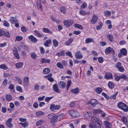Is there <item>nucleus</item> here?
<instances>
[{"instance_id":"nucleus-1","label":"nucleus","mask_w":128,"mask_h":128,"mask_svg":"<svg viewBox=\"0 0 128 128\" xmlns=\"http://www.w3.org/2000/svg\"><path fill=\"white\" fill-rule=\"evenodd\" d=\"M118 107L125 112H126L128 110V106L124 103L122 102H118L117 104Z\"/></svg>"},{"instance_id":"nucleus-2","label":"nucleus","mask_w":128,"mask_h":128,"mask_svg":"<svg viewBox=\"0 0 128 128\" xmlns=\"http://www.w3.org/2000/svg\"><path fill=\"white\" fill-rule=\"evenodd\" d=\"M68 113L73 118H77L80 116L79 113L76 111L71 110L69 111Z\"/></svg>"},{"instance_id":"nucleus-3","label":"nucleus","mask_w":128,"mask_h":128,"mask_svg":"<svg viewBox=\"0 0 128 128\" xmlns=\"http://www.w3.org/2000/svg\"><path fill=\"white\" fill-rule=\"evenodd\" d=\"M63 23L65 26L68 27L73 24L74 23V21L72 20H64Z\"/></svg>"},{"instance_id":"nucleus-4","label":"nucleus","mask_w":128,"mask_h":128,"mask_svg":"<svg viewBox=\"0 0 128 128\" xmlns=\"http://www.w3.org/2000/svg\"><path fill=\"white\" fill-rule=\"evenodd\" d=\"M60 106L59 105H55L54 104H52L50 105V109L52 111H54L55 110L59 109Z\"/></svg>"},{"instance_id":"nucleus-5","label":"nucleus","mask_w":128,"mask_h":128,"mask_svg":"<svg viewBox=\"0 0 128 128\" xmlns=\"http://www.w3.org/2000/svg\"><path fill=\"white\" fill-rule=\"evenodd\" d=\"M98 19V17L96 15H94L93 16L92 19L90 20V22L92 24H95L97 22Z\"/></svg>"},{"instance_id":"nucleus-6","label":"nucleus","mask_w":128,"mask_h":128,"mask_svg":"<svg viewBox=\"0 0 128 128\" xmlns=\"http://www.w3.org/2000/svg\"><path fill=\"white\" fill-rule=\"evenodd\" d=\"M12 120V118H10L6 121L5 124L7 126L10 128H11L12 126V124L11 123Z\"/></svg>"},{"instance_id":"nucleus-7","label":"nucleus","mask_w":128,"mask_h":128,"mask_svg":"<svg viewBox=\"0 0 128 128\" xmlns=\"http://www.w3.org/2000/svg\"><path fill=\"white\" fill-rule=\"evenodd\" d=\"M105 51L106 54H108L111 52L113 53L114 52V50L110 47H108L106 49Z\"/></svg>"},{"instance_id":"nucleus-8","label":"nucleus","mask_w":128,"mask_h":128,"mask_svg":"<svg viewBox=\"0 0 128 128\" xmlns=\"http://www.w3.org/2000/svg\"><path fill=\"white\" fill-rule=\"evenodd\" d=\"M90 104L91 105L92 107H94L96 106V105L98 104V102L96 100L92 99L90 100Z\"/></svg>"},{"instance_id":"nucleus-9","label":"nucleus","mask_w":128,"mask_h":128,"mask_svg":"<svg viewBox=\"0 0 128 128\" xmlns=\"http://www.w3.org/2000/svg\"><path fill=\"white\" fill-rule=\"evenodd\" d=\"M91 120L92 122H96L97 123L100 122L99 118L93 116L91 117Z\"/></svg>"},{"instance_id":"nucleus-10","label":"nucleus","mask_w":128,"mask_h":128,"mask_svg":"<svg viewBox=\"0 0 128 128\" xmlns=\"http://www.w3.org/2000/svg\"><path fill=\"white\" fill-rule=\"evenodd\" d=\"M28 39L30 40L31 42L34 43L36 42L37 41V39L32 35L30 36Z\"/></svg>"},{"instance_id":"nucleus-11","label":"nucleus","mask_w":128,"mask_h":128,"mask_svg":"<svg viewBox=\"0 0 128 128\" xmlns=\"http://www.w3.org/2000/svg\"><path fill=\"white\" fill-rule=\"evenodd\" d=\"M104 77L105 78L107 79H112L113 78L112 74L110 73H106Z\"/></svg>"},{"instance_id":"nucleus-12","label":"nucleus","mask_w":128,"mask_h":128,"mask_svg":"<svg viewBox=\"0 0 128 128\" xmlns=\"http://www.w3.org/2000/svg\"><path fill=\"white\" fill-rule=\"evenodd\" d=\"M53 88L54 91L58 93L60 92V91L56 84H55L53 85Z\"/></svg>"},{"instance_id":"nucleus-13","label":"nucleus","mask_w":128,"mask_h":128,"mask_svg":"<svg viewBox=\"0 0 128 128\" xmlns=\"http://www.w3.org/2000/svg\"><path fill=\"white\" fill-rule=\"evenodd\" d=\"M79 89L78 88H76L74 89H72L71 90V92L74 94H77L79 92Z\"/></svg>"},{"instance_id":"nucleus-14","label":"nucleus","mask_w":128,"mask_h":128,"mask_svg":"<svg viewBox=\"0 0 128 128\" xmlns=\"http://www.w3.org/2000/svg\"><path fill=\"white\" fill-rule=\"evenodd\" d=\"M75 56L76 58L77 59H80L82 57V56L80 53V52H76Z\"/></svg>"},{"instance_id":"nucleus-15","label":"nucleus","mask_w":128,"mask_h":128,"mask_svg":"<svg viewBox=\"0 0 128 128\" xmlns=\"http://www.w3.org/2000/svg\"><path fill=\"white\" fill-rule=\"evenodd\" d=\"M102 112V110L99 109H96L92 112V113L94 114H96L97 113H100Z\"/></svg>"},{"instance_id":"nucleus-16","label":"nucleus","mask_w":128,"mask_h":128,"mask_svg":"<svg viewBox=\"0 0 128 128\" xmlns=\"http://www.w3.org/2000/svg\"><path fill=\"white\" fill-rule=\"evenodd\" d=\"M59 85L60 88H64L66 86V84L64 82L60 81L59 84Z\"/></svg>"},{"instance_id":"nucleus-17","label":"nucleus","mask_w":128,"mask_h":128,"mask_svg":"<svg viewBox=\"0 0 128 128\" xmlns=\"http://www.w3.org/2000/svg\"><path fill=\"white\" fill-rule=\"evenodd\" d=\"M23 65V63L19 62L16 63L15 64L16 67L17 68H22Z\"/></svg>"},{"instance_id":"nucleus-18","label":"nucleus","mask_w":128,"mask_h":128,"mask_svg":"<svg viewBox=\"0 0 128 128\" xmlns=\"http://www.w3.org/2000/svg\"><path fill=\"white\" fill-rule=\"evenodd\" d=\"M115 85L114 83L112 82H109L108 84V87L111 89H112L114 88Z\"/></svg>"},{"instance_id":"nucleus-19","label":"nucleus","mask_w":128,"mask_h":128,"mask_svg":"<svg viewBox=\"0 0 128 128\" xmlns=\"http://www.w3.org/2000/svg\"><path fill=\"white\" fill-rule=\"evenodd\" d=\"M10 21L12 24H14L15 22L18 21L17 19L13 17H12L10 18Z\"/></svg>"},{"instance_id":"nucleus-20","label":"nucleus","mask_w":128,"mask_h":128,"mask_svg":"<svg viewBox=\"0 0 128 128\" xmlns=\"http://www.w3.org/2000/svg\"><path fill=\"white\" fill-rule=\"evenodd\" d=\"M51 19L53 21L56 22L57 24L60 23V20L58 19H56L55 18L53 17L52 16H51Z\"/></svg>"},{"instance_id":"nucleus-21","label":"nucleus","mask_w":128,"mask_h":128,"mask_svg":"<svg viewBox=\"0 0 128 128\" xmlns=\"http://www.w3.org/2000/svg\"><path fill=\"white\" fill-rule=\"evenodd\" d=\"M53 119L51 120V122L53 123L54 122H56L58 121H59L58 118L57 116L54 115Z\"/></svg>"},{"instance_id":"nucleus-22","label":"nucleus","mask_w":128,"mask_h":128,"mask_svg":"<svg viewBox=\"0 0 128 128\" xmlns=\"http://www.w3.org/2000/svg\"><path fill=\"white\" fill-rule=\"evenodd\" d=\"M93 42V39L91 38H87L86 39L85 41V43L88 44L90 42Z\"/></svg>"},{"instance_id":"nucleus-23","label":"nucleus","mask_w":128,"mask_h":128,"mask_svg":"<svg viewBox=\"0 0 128 128\" xmlns=\"http://www.w3.org/2000/svg\"><path fill=\"white\" fill-rule=\"evenodd\" d=\"M120 52L124 55L126 56L127 54L126 50L125 48H122L120 50Z\"/></svg>"},{"instance_id":"nucleus-24","label":"nucleus","mask_w":128,"mask_h":128,"mask_svg":"<svg viewBox=\"0 0 128 128\" xmlns=\"http://www.w3.org/2000/svg\"><path fill=\"white\" fill-rule=\"evenodd\" d=\"M73 39L72 38H69L66 42V44L67 46L70 45L73 42Z\"/></svg>"},{"instance_id":"nucleus-25","label":"nucleus","mask_w":128,"mask_h":128,"mask_svg":"<svg viewBox=\"0 0 128 128\" xmlns=\"http://www.w3.org/2000/svg\"><path fill=\"white\" fill-rule=\"evenodd\" d=\"M43 31L45 33H52V31L50 30L48 28H42Z\"/></svg>"},{"instance_id":"nucleus-26","label":"nucleus","mask_w":128,"mask_h":128,"mask_svg":"<svg viewBox=\"0 0 128 128\" xmlns=\"http://www.w3.org/2000/svg\"><path fill=\"white\" fill-rule=\"evenodd\" d=\"M88 127L89 128H96L95 124L93 122H90L88 125Z\"/></svg>"},{"instance_id":"nucleus-27","label":"nucleus","mask_w":128,"mask_h":128,"mask_svg":"<svg viewBox=\"0 0 128 128\" xmlns=\"http://www.w3.org/2000/svg\"><path fill=\"white\" fill-rule=\"evenodd\" d=\"M53 44L54 46L55 47L57 46L58 44V41L55 39L53 40Z\"/></svg>"},{"instance_id":"nucleus-28","label":"nucleus","mask_w":128,"mask_h":128,"mask_svg":"<svg viewBox=\"0 0 128 128\" xmlns=\"http://www.w3.org/2000/svg\"><path fill=\"white\" fill-rule=\"evenodd\" d=\"M91 115V113L90 112L87 111L86 112V114L84 115V117L86 118H89Z\"/></svg>"},{"instance_id":"nucleus-29","label":"nucleus","mask_w":128,"mask_h":128,"mask_svg":"<svg viewBox=\"0 0 128 128\" xmlns=\"http://www.w3.org/2000/svg\"><path fill=\"white\" fill-rule=\"evenodd\" d=\"M51 42V40L50 39H48L46 40V42L44 44V45L46 47L48 46V44L50 43Z\"/></svg>"},{"instance_id":"nucleus-30","label":"nucleus","mask_w":128,"mask_h":128,"mask_svg":"<svg viewBox=\"0 0 128 128\" xmlns=\"http://www.w3.org/2000/svg\"><path fill=\"white\" fill-rule=\"evenodd\" d=\"M6 99L8 101H10L12 99V97L10 95L8 94L6 96Z\"/></svg>"},{"instance_id":"nucleus-31","label":"nucleus","mask_w":128,"mask_h":128,"mask_svg":"<svg viewBox=\"0 0 128 128\" xmlns=\"http://www.w3.org/2000/svg\"><path fill=\"white\" fill-rule=\"evenodd\" d=\"M107 37L109 40L111 42H112L113 41V38L111 34H108L107 36Z\"/></svg>"},{"instance_id":"nucleus-32","label":"nucleus","mask_w":128,"mask_h":128,"mask_svg":"<svg viewBox=\"0 0 128 128\" xmlns=\"http://www.w3.org/2000/svg\"><path fill=\"white\" fill-rule=\"evenodd\" d=\"M50 71V70L48 68H46L43 70V72L45 74H47L49 73Z\"/></svg>"},{"instance_id":"nucleus-33","label":"nucleus","mask_w":128,"mask_h":128,"mask_svg":"<svg viewBox=\"0 0 128 128\" xmlns=\"http://www.w3.org/2000/svg\"><path fill=\"white\" fill-rule=\"evenodd\" d=\"M102 90V88L100 87H98L96 88V91L98 94L100 93Z\"/></svg>"},{"instance_id":"nucleus-34","label":"nucleus","mask_w":128,"mask_h":128,"mask_svg":"<svg viewBox=\"0 0 128 128\" xmlns=\"http://www.w3.org/2000/svg\"><path fill=\"white\" fill-rule=\"evenodd\" d=\"M104 15L106 16H109L110 15L111 12L110 11L106 10L104 12Z\"/></svg>"},{"instance_id":"nucleus-35","label":"nucleus","mask_w":128,"mask_h":128,"mask_svg":"<svg viewBox=\"0 0 128 128\" xmlns=\"http://www.w3.org/2000/svg\"><path fill=\"white\" fill-rule=\"evenodd\" d=\"M0 68L6 70L8 68L5 64H2L0 65Z\"/></svg>"},{"instance_id":"nucleus-36","label":"nucleus","mask_w":128,"mask_h":128,"mask_svg":"<svg viewBox=\"0 0 128 128\" xmlns=\"http://www.w3.org/2000/svg\"><path fill=\"white\" fill-rule=\"evenodd\" d=\"M71 81L70 80H68L67 84V86L66 87V90H68L69 88L71 85Z\"/></svg>"},{"instance_id":"nucleus-37","label":"nucleus","mask_w":128,"mask_h":128,"mask_svg":"<svg viewBox=\"0 0 128 128\" xmlns=\"http://www.w3.org/2000/svg\"><path fill=\"white\" fill-rule=\"evenodd\" d=\"M56 66L58 68H60L63 69L64 68L63 65L60 62H58L56 64Z\"/></svg>"},{"instance_id":"nucleus-38","label":"nucleus","mask_w":128,"mask_h":128,"mask_svg":"<svg viewBox=\"0 0 128 128\" xmlns=\"http://www.w3.org/2000/svg\"><path fill=\"white\" fill-rule=\"evenodd\" d=\"M74 26L75 28H78L81 30H82L83 29V27L81 25L78 24H74Z\"/></svg>"},{"instance_id":"nucleus-39","label":"nucleus","mask_w":128,"mask_h":128,"mask_svg":"<svg viewBox=\"0 0 128 128\" xmlns=\"http://www.w3.org/2000/svg\"><path fill=\"white\" fill-rule=\"evenodd\" d=\"M106 128H111V125L110 123L108 122H106L105 124Z\"/></svg>"},{"instance_id":"nucleus-40","label":"nucleus","mask_w":128,"mask_h":128,"mask_svg":"<svg viewBox=\"0 0 128 128\" xmlns=\"http://www.w3.org/2000/svg\"><path fill=\"white\" fill-rule=\"evenodd\" d=\"M56 55L58 56L61 55L64 56V51H62L60 52H58L56 54Z\"/></svg>"},{"instance_id":"nucleus-41","label":"nucleus","mask_w":128,"mask_h":128,"mask_svg":"<svg viewBox=\"0 0 128 128\" xmlns=\"http://www.w3.org/2000/svg\"><path fill=\"white\" fill-rule=\"evenodd\" d=\"M43 122L44 121L43 120H40L36 122V126L41 125L43 123Z\"/></svg>"},{"instance_id":"nucleus-42","label":"nucleus","mask_w":128,"mask_h":128,"mask_svg":"<svg viewBox=\"0 0 128 128\" xmlns=\"http://www.w3.org/2000/svg\"><path fill=\"white\" fill-rule=\"evenodd\" d=\"M44 112L41 111L38 112L36 113V115L39 116H41L42 115H44Z\"/></svg>"},{"instance_id":"nucleus-43","label":"nucleus","mask_w":128,"mask_h":128,"mask_svg":"<svg viewBox=\"0 0 128 128\" xmlns=\"http://www.w3.org/2000/svg\"><path fill=\"white\" fill-rule=\"evenodd\" d=\"M60 10L62 13H65L66 11V8L63 6H61L60 7Z\"/></svg>"},{"instance_id":"nucleus-44","label":"nucleus","mask_w":128,"mask_h":128,"mask_svg":"<svg viewBox=\"0 0 128 128\" xmlns=\"http://www.w3.org/2000/svg\"><path fill=\"white\" fill-rule=\"evenodd\" d=\"M23 39V38L22 36H16V37L15 41H21Z\"/></svg>"},{"instance_id":"nucleus-45","label":"nucleus","mask_w":128,"mask_h":128,"mask_svg":"<svg viewBox=\"0 0 128 128\" xmlns=\"http://www.w3.org/2000/svg\"><path fill=\"white\" fill-rule=\"evenodd\" d=\"M118 93V92H116L113 95L110 96V98L114 100H115L116 98V96Z\"/></svg>"},{"instance_id":"nucleus-46","label":"nucleus","mask_w":128,"mask_h":128,"mask_svg":"<svg viewBox=\"0 0 128 128\" xmlns=\"http://www.w3.org/2000/svg\"><path fill=\"white\" fill-rule=\"evenodd\" d=\"M28 123L26 122H25L24 123L20 122L19 123L20 124L22 125V126L24 128H25L28 125Z\"/></svg>"},{"instance_id":"nucleus-47","label":"nucleus","mask_w":128,"mask_h":128,"mask_svg":"<svg viewBox=\"0 0 128 128\" xmlns=\"http://www.w3.org/2000/svg\"><path fill=\"white\" fill-rule=\"evenodd\" d=\"M30 55L32 58L33 59H36L37 57V56L36 54L34 52L31 53Z\"/></svg>"},{"instance_id":"nucleus-48","label":"nucleus","mask_w":128,"mask_h":128,"mask_svg":"<svg viewBox=\"0 0 128 128\" xmlns=\"http://www.w3.org/2000/svg\"><path fill=\"white\" fill-rule=\"evenodd\" d=\"M79 13L80 15L85 16L86 14V12L84 10H81L80 11Z\"/></svg>"},{"instance_id":"nucleus-49","label":"nucleus","mask_w":128,"mask_h":128,"mask_svg":"<svg viewBox=\"0 0 128 128\" xmlns=\"http://www.w3.org/2000/svg\"><path fill=\"white\" fill-rule=\"evenodd\" d=\"M87 4L85 2H84L82 4L81 6L80 7V9H83L86 8L87 6Z\"/></svg>"},{"instance_id":"nucleus-50","label":"nucleus","mask_w":128,"mask_h":128,"mask_svg":"<svg viewBox=\"0 0 128 128\" xmlns=\"http://www.w3.org/2000/svg\"><path fill=\"white\" fill-rule=\"evenodd\" d=\"M120 77L121 78H123L125 80H128V77H127L124 74H122L120 76Z\"/></svg>"},{"instance_id":"nucleus-51","label":"nucleus","mask_w":128,"mask_h":128,"mask_svg":"<svg viewBox=\"0 0 128 128\" xmlns=\"http://www.w3.org/2000/svg\"><path fill=\"white\" fill-rule=\"evenodd\" d=\"M99 26H97L96 27V29L98 30H99L102 28V22H100L99 23Z\"/></svg>"},{"instance_id":"nucleus-52","label":"nucleus","mask_w":128,"mask_h":128,"mask_svg":"<svg viewBox=\"0 0 128 128\" xmlns=\"http://www.w3.org/2000/svg\"><path fill=\"white\" fill-rule=\"evenodd\" d=\"M3 24L4 26L6 27H8L10 26L9 23L5 20L4 21Z\"/></svg>"},{"instance_id":"nucleus-53","label":"nucleus","mask_w":128,"mask_h":128,"mask_svg":"<svg viewBox=\"0 0 128 128\" xmlns=\"http://www.w3.org/2000/svg\"><path fill=\"white\" fill-rule=\"evenodd\" d=\"M54 114L52 113H51L48 115V118L49 119H52L54 116Z\"/></svg>"},{"instance_id":"nucleus-54","label":"nucleus","mask_w":128,"mask_h":128,"mask_svg":"<svg viewBox=\"0 0 128 128\" xmlns=\"http://www.w3.org/2000/svg\"><path fill=\"white\" fill-rule=\"evenodd\" d=\"M3 35L8 38H9L10 36V33L8 32L4 31V33Z\"/></svg>"},{"instance_id":"nucleus-55","label":"nucleus","mask_w":128,"mask_h":128,"mask_svg":"<svg viewBox=\"0 0 128 128\" xmlns=\"http://www.w3.org/2000/svg\"><path fill=\"white\" fill-rule=\"evenodd\" d=\"M34 32L35 34L38 37H40L42 36L41 34H40L38 31L35 30L34 31Z\"/></svg>"},{"instance_id":"nucleus-56","label":"nucleus","mask_w":128,"mask_h":128,"mask_svg":"<svg viewBox=\"0 0 128 128\" xmlns=\"http://www.w3.org/2000/svg\"><path fill=\"white\" fill-rule=\"evenodd\" d=\"M29 81L28 78V77H25L24 79V82L26 83H27Z\"/></svg>"},{"instance_id":"nucleus-57","label":"nucleus","mask_w":128,"mask_h":128,"mask_svg":"<svg viewBox=\"0 0 128 128\" xmlns=\"http://www.w3.org/2000/svg\"><path fill=\"white\" fill-rule=\"evenodd\" d=\"M66 55L68 56L71 58H72L73 57V56L72 55V53L70 51H68L66 52Z\"/></svg>"},{"instance_id":"nucleus-58","label":"nucleus","mask_w":128,"mask_h":128,"mask_svg":"<svg viewBox=\"0 0 128 128\" xmlns=\"http://www.w3.org/2000/svg\"><path fill=\"white\" fill-rule=\"evenodd\" d=\"M22 46L24 49L26 50L27 51H29L28 48L27 46L23 45Z\"/></svg>"},{"instance_id":"nucleus-59","label":"nucleus","mask_w":128,"mask_h":128,"mask_svg":"<svg viewBox=\"0 0 128 128\" xmlns=\"http://www.w3.org/2000/svg\"><path fill=\"white\" fill-rule=\"evenodd\" d=\"M8 82V80L6 79H4L2 83V85L4 86H6Z\"/></svg>"},{"instance_id":"nucleus-60","label":"nucleus","mask_w":128,"mask_h":128,"mask_svg":"<svg viewBox=\"0 0 128 128\" xmlns=\"http://www.w3.org/2000/svg\"><path fill=\"white\" fill-rule=\"evenodd\" d=\"M21 30L22 32H26L27 31V29L24 26L22 27L21 28Z\"/></svg>"},{"instance_id":"nucleus-61","label":"nucleus","mask_w":128,"mask_h":128,"mask_svg":"<svg viewBox=\"0 0 128 128\" xmlns=\"http://www.w3.org/2000/svg\"><path fill=\"white\" fill-rule=\"evenodd\" d=\"M53 98V97H46L45 99V100L46 102H48L51 99Z\"/></svg>"},{"instance_id":"nucleus-62","label":"nucleus","mask_w":128,"mask_h":128,"mask_svg":"<svg viewBox=\"0 0 128 128\" xmlns=\"http://www.w3.org/2000/svg\"><path fill=\"white\" fill-rule=\"evenodd\" d=\"M102 94L104 96V97L107 99H108L109 98V96H108L104 92H102Z\"/></svg>"},{"instance_id":"nucleus-63","label":"nucleus","mask_w":128,"mask_h":128,"mask_svg":"<svg viewBox=\"0 0 128 128\" xmlns=\"http://www.w3.org/2000/svg\"><path fill=\"white\" fill-rule=\"evenodd\" d=\"M14 85L12 84H11L8 87V88L11 90H12L14 89Z\"/></svg>"},{"instance_id":"nucleus-64","label":"nucleus","mask_w":128,"mask_h":128,"mask_svg":"<svg viewBox=\"0 0 128 128\" xmlns=\"http://www.w3.org/2000/svg\"><path fill=\"white\" fill-rule=\"evenodd\" d=\"M118 70L121 72H123L124 71V69L122 66H120L118 68Z\"/></svg>"}]
</instances>
